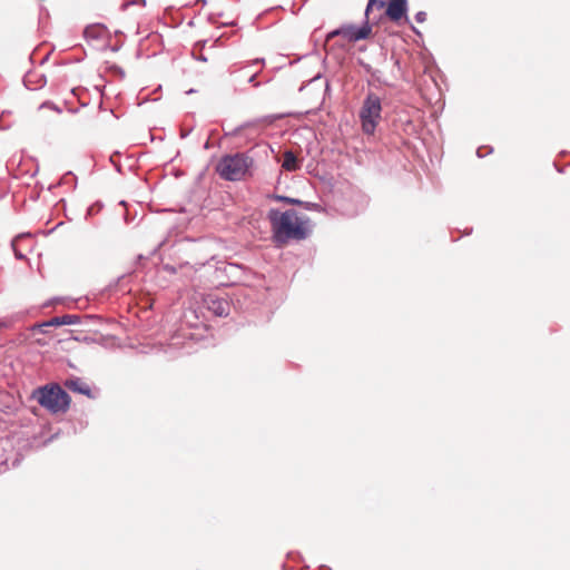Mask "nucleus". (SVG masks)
<instances>
[{"label": "nucleus", "mask_w": 570, "mask_h": 570, "mask_svg": "<svg viewBox=\"0 0 570 570\" xmlns=\"http://www.w3.org/2000/svg\"><path fill=\"white\" fill-rule=\"evenodd\" d=\"M198 60L207 61L206 57H205V56H203V55H200V56L198 57Z\"/></svg>", "instance_id": "cd10ccee"}, {"label": "nucleus", "mask_w": 570, "mask_h": 570, "mask_svg": "<svg viewBox=\"0 0 570 570\" xmlns=\"http://www.w3.org/2000/svg\"><path fill=\"white\" fill-rule=\"evenodd\" d=\"M232 303L233 298L229 295L217 292L206 294L203 298L204 306L219 317L229 315Z\"/></svg>", "instance_id": "39448f33"}, {"label": "nucleus", "mask_w": 570, "mask_h": 570, "mask_svg": "<svg viewBox=\"0 0 570 570\" xmlns=\"http://www.w3.org/2000/svg\"><path fill=\"white\" fill-rule=\"evenodd\" d=\"M282 167L287 171H296L299 169V160L292 150H286L284 153Z\"/></svg>", "instance_id": "f8f14e48"}, {"label": "nucleus", "mask_w": 570, "mask_h": 570, "mask_svg": "<svg viewBox=\"0 0 570 570\" xmlns=\"http://www.w3.org/2000/svg\"><path fill=\"white\" fill-rule=\"evenodd\" d=\"M384 7H386V2L384 0H368L364 12V19L371 22L372 26L377 23L380 18L373 13V10L374 8L382 10Z\"/></svg>", "instance_id": "9d476101"}, {"label": "nucleus", "mask_w": 570, "mask_h": 570, "mask_svg": "<svg viewBox=\"0 0 570 570\" xmlns=\"http://www.w3.org/2000/svg\"><path fill=\"white\" fill-rule=\"evenodd\" d=\"M16 257H17L18 259H22V258H24V255H23V254H21V253L16 252Z\"/></svg>", "instance_id": "a878e982"}, {"label": "nucleus", "mask_w": 570, "mask_h": 570, "mask_svg": "<svg viewBox=\"0 0 570 570\" xmlns=\"http://www.w3.org/2000/svg\"><path fill=\"white\" fill-rule=\"evenodd\" d=\"M476 155H478V157H480V158L484 157V154L482 153V147L478 148V150H476Z\"/></svg>", "instance_id": "5701e85b"}, {"label": "nucleus", "mask_w": 570, "mask_h": 570, "mask_svg": "<svg viewBox=\"0 0 570 570\" xmlns=\"http://www.w3.org/2000/svg\"><path fill=\"white\" fill-rule=\"evenodd\" d=\"M69 176H72L71 171H68L61 179L60 184H67L68 183V177Z\"/></svg>", "instance_id": "aec40b11"}, {"label": "nucleus", "mask_w": 570, "mask_h": 570, "mask_svg": "<svg viewBox=\"0 0 570 570\" xmlns=\"http://www.w3.org/2000/svg\"><path fill=\"white\" fill-rule=\"evenodd\" d=\"M238 131H239V128L235 129V131L233 132V135H236Z\"/></svg>", "instance_id": "7c9ffc66"}, {"label": "nucleus", "mask_w": 570, "mask_h": 570, "mask_svg": "<svg viewBox=\"0 0 570 570\" xmlns=\"http://www.w3.org/2000/svg\"><path fill=\"white\" fill-rule=\"evenodd\" d=\"M407 12V0H390L385 14L392 20V21H399L403 17L406 21H409V18L406 16Z\"/></svg>", "instance_id": "0eeeda50"}, {"label": "nucleus", "mask_w": 570, "mask_h": 570, "mask_svg": "<svg viewBox=\"0 0 570 570\" xmlns=\"http://www.w3.org/2000/svg\"><path fill=\"white\" fill-rule=\"evenodd\" d=\"M38 403L51 413H65L70 406L69 394L58 384L41 386L36 392Z\"/></svg>", "instance_id": "7ed1b4c3"}, {"label": "nucleus", "mask_w": 570, "mask_h": 570, "mask_svg": "<svg viewBox=\"0 0 570 570\" xmlns=\"http://www.w3.org/2000/svg\"><path fill=\"white\" fill-rule=\"evenodd\" d=\"M358 117L362 131L365 135H373L382 118V102L380 97L374 92H368L363 100Z\"/></svg>", "instance_id": "20e7f679"}, {"label": "nucleus", "mask_w": 570, "mask_h": 570, "mask_svg": "<svg viewBox=\"0 0 570 570\" xmlns=\"http://www.w3.org/2000/svg\"><path fill=\"white\" fill-rule=\"evenodd\" d=\"M338 36L344 38L343 24L341 27L330 31L327 33V36H326V40L328 41V40H331V39H333L335 37H338Z\"/></svg>", "instance_id": "4468645a"}, {"label": "nucleus", "mask_w": 570, "mask_h": 570, "mask_svg": "<svg viewBox=\"0 0 570 570\" xmlns=\"http://www.w3.org/2000/svg\"><path fill=\"white\" fill-rule=\"evenodd\" d=\"M267 218L272 227V240L277 247H283L292 239L304 240L308 237V229L295 209L279 212L272 208Z\"/></svg>", "instance_id": "f257e3e1"}, {"label": "nucleus", "mask_w": 570, "mask_h": 570, "mask_svg": "<svg viewBox=\"0 0 570 570\" xmlns=\"http://www.w3.org/2000/svg\"><path fill=\"white\" fill-rule=\"evenodd\" d=\"M255 79H256V75H252V76L249 77V79H248V82H249V83H252V85H254V86H258V83H257V82H255Z\"/></svg>", "instance_id": "4be33fe9"}, {"label": "nucleus", "mask_w": 570, "mask_h": 570, "mask_svg": "<svg viewBox=\"0 0 570 570\" xmlns=\"http://www.w3.org/2000/svg\"><path fill=\"white\" fill-rule=\"evenodd\" d=\"M41 107H49V108L53 109L57 112H61V109L58 106H56V105H53L52 102H49V101L43 102Z\"/></svg>", "instance_id": "a211bd4d"}, {"label": "nucleus", "mask_w": 570, "mask_h": 570, "mask_svg": "<svg viewBox=\"0 0 570 570\" xmlns=\"http://www.w3.org/2000/svg\"><path fill=\"white\" fill-rule=\"evenodd\" d=\"M372 23L364 19L362 26H355L353 23L343 24L344 39L350 42H357L360 40L367 39L372 33Z\"/></svg>", "instance_id": "423d86ee"}, {"label": "nucleus", "mask_w": 570, "mask_h": 570, "mask_svg": "<svg viewBox=\"0 0 570 570\" xmlns=\"http://www.w3.org/2000/svg\"><path fill=\"white\" fill-rule=\"evenodd\" d=\"M52 304V302H48L45 304V306H50Z\"/></svg>", "instance_id": "2f4dec72"}, {"label": "nucleus", "mask_w": 570, "mask_h": 570, "mask_svg": "<svg viewBox=\"0 0 570 570\" xmlns=\"http://www.w3.org/2000/svg\"><path fill=\"white\" fill-rule=\"evenodd\" d=\"M138 3H142V4H145V3H146V1H145V0H131V1H125V2L121 4V10H126L128 7L134 6V4H138Z\"/></svg>", "instance_id": "dca6fc26"}, {"label": "nucleus", "mask_w": 570, "mask_h": 570, "mask_svg": "<svg viewBox=\"0 0 570 570\" xmlns=\"http://www.w3.org/2000/svg\"><path fill=\"white\" fill-rule=\"evenodd\" d=\"M190 132H191V129L181 130L180 137L184 139V138L188 137Z\"/></svg>", "instance_id": "412c9836"}, {"label": "nucleus", "mask_w": 570, "mask_h": 570, "mask_svg": "<svg viewBox=\"0 0 570 570\" xmlns=\"http://www.w3.org/2000/svg\"><path fill=\"white\" fill-rule=\"evenodd\" d=\"M414 19L417 23H423L426 20V12L425 11H419L415 13Z\"/></svg>", "instance_id": "f3484780"}, {"label": "nucleus", "mask_w": 570, "mask_h": 570, "mask_svg": "<svg viewBox=\"0 0 570 570\" xmlns=\"http://www.w3.org/2000/svg\"><path fill=\"white\" fill-rule=\"evenodd\" d=\"M365 70H366L367 72H371V67H370V66H366V67H365Z\"/></svg>", "instance_id": "c85d7f7f"}, {"label": "nucleus", "mask_w": 570, "mask_h": 570, "mask_svg": "<svg viewBox=\"0 0 570 570\" xmlns=\"http://www.w3.org/2000/svg\"><path fill=\"white\" fill-rule=\"evenodd\" d=\"M253 158L244 153L225 155L216 166L219 176L229 181L242 180L253 166Z\"/></svg>", "instance_id": "f03ea898"}, {"label": "nucleus", "mask_w": 570, "mask_h": 570, "mask_svg": "<svg viewBox=\"0 0 570 570\" xmlns=\"http://www.w3.org/2000/svg\"><path fill=\"white\" fill-rule=\"evenodd\" d=\"M194 92H195L194 89H190V90L187 91V94H194Z\"/></svg>", "instance_id": "c756f323"}, {"label": "nucleus", "mask_w": 570, "mask_h": 570, "mask_svg": "<svg viewBox=\"0 0 570 570\" xmlns=\"http://www.w3.org/2000/svg\"><path fill=\"white\" fill-rule=\"evenodd\" d=\"M80 323V316L77 314H66L62 316L52 317L45 322L42 326H61V325H73Z\"/></svg>", "instance_id": "1a4fd4ad"}, {"label": "nucleus", "mask_w": 570, "mask_h": 570, "mask_svg": "<svg viewBox=\"0 0 570 570\" xmlns=\"http://www.w3.org/2000/svg\"><path fill=\"white\" fill-rule=\"evenodd\" d=\"M256 63H264V59H255V60H253V65H256Z\"/></svg>", "instance_id": "393cba45"}, {"label": "nucleus", "mask_w": 570, "mask_h": 570, "mask_svg": "<svg viewBox=\"0 0 570 570\" xmlns=\"http://www.w3.org/2000/svg\"><path fill=\"white\" fill-rule=\"evenodd\" d=\"M65 386L72 392L92 397L90 386L83 382L80 377H70L66 380Z\"/></svg>", "instance_id": "6e6552de"}, {"label": "nucleus", "mask_w": 570, "mask_h": 570, "mask_svg": "<svg viewBox=\"0 0 570 570\" xmlns=\"http://www.w3.org/2000/svg\"><path fill=\"white\" fill-rule=\"evenodd\" d=\"M276 199L279 200V202L287 203V204H294V205H302L303 204L302 200L295 199V198H291V197H287V196H276Z\"/></svg>", "instance_id": "2eb2a0df"}, {"label": "nucleus", "mask_w": 570, "mask_h": 570, "mask_svg": "<svg viewBox=\"0 0 570 570\" xmlns=\"http://www.w3.org/2000/svg\"><path fill=\"white\" fill-rule=\"evenodd\" d=\"M24 86L30 90H37L46 85V77L37 72H29L23 78Z\"/></svg>", "instance_id": "9b49d317"}, {"label": "nucleus", "mask_w": 570, "mask_h": 570, "mask_svg": "<svg viewBox=\"0 0 570 570\" xmlns=\"http://www.w3.org/2000/svg\"><path fill=\"white\" fill-rule=\"evenodd\" d=\"M247 292H248L247 289H242V291H239V292H238V294H236V299H237V302H239V297H240V296H244V297H245V296L247 295Z\"/></svg>", "instance_id": "6ab92c4d"}, {"label": "nucleus", "mask_w": 570, "mask_h": 570, "mask_svg": "<svg viewBox=\"0 0 570 570\" xmlns=\"http://www.w3.org/2000/svg\"><path fill=\"white\" fill-rule=\"evenodd\" d=\"M411 30L415 33V35H421L420 30L416 29L414 26H411Z\"/></svg>", "instance_id": "b1692460"}, {"label": "nucleus", "mask_w": 570, "mask_h": 570, "mask_svg": "<svg viewBox=\"0 0 570 570\" xmlns=\"http://www.w3.org/2000/svg\"><path fill=\"white\" fill-rule=\"evenodd\" d=\"M320 569H321V570H332V569H331L330 567H327V566H321V567H320Z\"/></svg>", "instance_id": "bb28decb"}, {"label": "nucleus", "mask_w": 570, "mask_h": 570, "mask_svg": "<svg viewBox=\"0 0 570 570\" xmlns=\"http://www.w3.org/2000/svg\"><path fill=\"white\" fill-rule=\"evenodd\" d=\"M106 28L102 24H91L86 27L83 33L89 39H101L105 36Z\"/></svg>", "instance_id": "ddd939ff"}]
</instances>
